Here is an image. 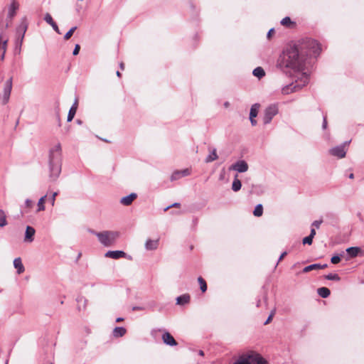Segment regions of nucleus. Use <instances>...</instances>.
<instances>
[{"label": "nucleus", "mask_w": 364, "mask_h": 364, "mask_svg": "<svg viewBox=\"0 0 364 364\" xmlns=\"http://www.w3.org/2000/svg\"><path fill=\"white\" fill-rule=\"evenodd\" d=\"M77 109V100H76L69 110V112L68 114V118H67L68 122H71L73 119V118L75 115Z\"/></svg>", "instance_id": "19"}, {"label": "nucleus", "mask_w": 364, "mask_h": 364, "mask_svg": "<svg viewBox=\"0 0 364 364\" xmlns=\"http://www.w3.org/2000/svg\"><path fill=\"white\" fill-rule=\"evenodd\" d=\"M7 42H8V40L6 39L3 41V43H2V53L1 55H0V60L1 61H3L4 60V58H5V53H6V47H7Z\"/></svg>", "instance_id": "34"}, {"label": "nucleus", "mask_w": 364, "mask_h": 364, "mask_svg": "<svg viewBox=\"0 0 364 364\" xmlns=\"http://www.w3.org/2000/svg\"><path fill=\"white\" fill-rule=\"evenodd\" d=\"M259 105L256 103L252 105L250 112V118H255L257 116Z\"/></svg>", "instance_id": "27"}, {"label": "nucleus", "mask_w": 364, "mask_h": 364, "mask_svg": "<svg viewBox=\"0 0 364 364\" xmlns=\"http://www.w3.org/2000/svg\"><path fill=\"white\" fill-rule=\"evenodd\" d=\"M278 113V107L275 105H271L264 110L263 122L264 124H267L270 123L272 118Z\"/></svg>", "instance_id": "5"}, {"label": "nucleus", "mask_w": 364, "mask_h": 364, "mask_svg": "<svg viewBox=\"0 0 364 364\" xmlns=\"http://www.w3.org/2000/svg\"><path fill=\"white\" fill-rule=\"evenodd\" d=\"M181 174L183 176H189L191 174V170L188 168H185L183 170L180 171Z\"/></svg>", "instance_id": "44"}, {"label": "nucleus", "mask_w": 364, "mask_h": 364, "mask_svg": "<svg viewBox=\"0 0 364 364\" xmlns=\"http://www.w3.org/2000/svg\"><path fill=\"white\" fill-rule=\"evenodd\" d=\"M127 332V330L124 327H115L113 330L114 337L119 338L122 337Z\"/></svg>", "instance_id": "23"}, {"label": "nucleus", "mask_w": 364, "mask_h": 364, "mask_svg": "<svg viewBox=\"0 0 364 364\" xmlns=\"http://www.w3.org/2000/svg\"><path fill=\"white\" fill-rule=\"evenodd\" d=\"M137 198V195L134 193H132L129 195L122 197L120 199V203L123 205L128 206L132 203V202Z\"/></svg>", "instance_id": "14"}, {"label": "nucleus", "mask_w": 364, "mask_h": 364, "mask_svg": "<svg viewBox=\"0 0 364 364\" xmlns=\"http://www.w3.org/2000/svg\"><path fill=\"white\" fill-rule=\"evenodd\" d=\"M348 177H349V178L353 179V178H354V174L350 173V174H349Z\"/></svg>", "instance_id": "62"}, {"label": "nucleus", "mask_w": 364, "mask_h": 364, "mask_svg": "<svg viewBox=\"0 0 364 364\" xmlns=\"http://www.w3.org/2000/svg\"><path fill=\"white\" fill-rule=\"evenodd\" d=\"M77 29L76 26L72 27L64 36L65 40H68L71 38L72 35L75 32V31Z\"/></svg>", "instance_id": "36"}, {"label": "nucleus", "mask_w": 364, "mask_h": 364, "mask_svg": "<svg viewBox=\"0 0 364 364\" xmlns=\"http://www.w3.org/2000/svg\"><path fill=\"white\" fill-rule=\"evenodd\" d=\"M249 352L239 356L238 359L233 364H250Z\"/></svg>", "instance_id": "18"}, {"label": "nucleus", "mask_w": 364, "mask_h": 364, "mask_svg": "<svg viewBox=\"0 0 364 364\" xmlns=\"http://www.w3.org/2000/svg\"><path fill=\"white\" fill-rule=\"evenodd\" d=\"M249 355L250 364H268L267 361L255 351H249Z\"/></svg>", "instance_id": "9"}, {"label": "nucleus", "mask_w": 364, "mask_h": 364, "mask_svg": "<svg viewBox=\"0 0 364 364\" xmlns=\"http://www.w3.org/2000/svg\"><path fill=\"white\" fill-rule=\"evenodd\" d=\"M35 229L31 226H27L25 232L24 241L31 242L34 240Z\"/></svg>", "instance_id": "13"}, {"label": "nucleus", "mask_w": 364, "mask_h": 364, "mask_svg": "<svg viewBox=\"0 0 364 364\" xmlns=\"http://www.w3.org/2000/svg\"><path fill=\"white\" fill-rule=\"evenodd\" d=\"M144 308L143 306H133L132 310L133 311H142Z\"/></svg>", "instance_id": "52"}, {"label": "nucleus", "mask_w": 364, "mask_h": 364, "mask_svg": "<svg viewBox=\"0 0 364 364\" xmlns=\"http://www.w3.org/2000/svg\"><path fill=\"white\" fill-rule=\"evenodd\" d=\"M11 90L4 88V104H6L9 102Z\"/></svg>", "instance_id": "33"}, {"label": "nucleus", "mask_w": 364, "mask_h": 364, "mask_svg": "<svg viewBox=\"0 0 364 364\" xmlns=\"http://www.w3.org/2000/svg\"><path fill=\"white\" fill-rule=\"evenodd\" d=\"M323 223V220H315L311 224V227L312 228H319L321 224Z\"/></svg>", "instance_id": "41"}, {"label": "nucleus", "mask_w": 364, "mask_h": 364, "mask_svg": "<svg viewBox=\"0 0 364 364\" xmlns=\"http://www.w3.org/2000/svg\"><path fill=\"white\" fill-rule=\"evenodd\" d=\"M302 242L304 245L307 244L310 245L313 242V237L309 235L303 239Z\"/></svg>", "instance_id": "40"}, {"label": "nucleus", "mask_w": 364, "mask_h": 364, "mask_svg": "<svg viewBox=\"0 0 364 364\" xmlns=\"http://www.w3.org/2000/svg\"><path fill=\"white\" fill-rule=\"evenodd\" d=\"M123 320H124L123 318L119 317V318H117L116 321L117 322H120V321H122Z\"/></svg>", "instance_id": "60"}, {"label": "nucleus", "mask_w": 364, "mask_h": 364, "mask_svg": "<svg viewBox=\"0 0 364 364\" xmlns=\"http://www.w3.org/2000/svg\"><path fill=\"white\" fill-rule=\"evenodd\" d=\"M46 197L47 196L45 195L38 200L37 212L43 211L45 210L46 208L44 204L46 202Z\"/></svg>", "instance_id": "29"}, {"label": "nucleus", "mask_w": 364, "mask_h": 364, "mask_svg": "<svg viewBox=\"0 0 364 364\" xmlns=\"http://www.w3.org/2000/svg\"><path fill=\"white\" fill-rule=\"evenodd\" d=\"M89 232L95 235H96V233H99L100 232H96L95 230H90Z\"/></svg>", "instance_id": "59"}, {"label": "nucleus", "mask_w": 364, "mask_h": 364, "mask_svg": "<svg viewBox=\"0 0 364 364\" xmlns=\"http://www.w3.org/2000/svg\"><path fill=\"white\" fill-rule=\"evenodd\" d=\"M341 261V257L338 255L333 256L331 259V262L333 264H338Z\"/></svg>", "instance_id": "43"}, {"label": "nucleus", "mask_w": 364, "mask_h": 364, "mask_svg": "<svg viewBox=\"0 0 364 364\" xmlns=\"http://www.w3.org/2000/svg\"><path fill=\"white\" fill-rule=\"evenodd\" d=\"M19 4L16 0H12V2L9 8V12L7 16V23L5 28H7L9 23L11 22L12 18L15 16L16 11L18 9Z\"/></svg>", "instance_id": "7"}, {"label": "nucleus", "mask_w": 364, "mask_h": 364, "mask_svg": "<svg viewBox=\"0 0 364 364\" xmlns=\"http://www.w3.org/2000/svg\"><path fill=\"white\" fill-rule=\"evenodd\" d=\"M44 20L45 21L48 23L49 25H51L52 23H53L55 21H53L52 16H50V14L47 13L45 14V16H44Z\"/></svg>", "instance_id": "39"}, {"label": "nucleus", "mask_w": 364, "mask_h": 364, "mask_svg": "<svg viewBox=\"0 0 364 364\" xmlns=\"http://www.w3.org/2000/svg\"><path fill=\"white\" fill-rule=\"evenodd\" d=\"M327 267H328V265L326 264H310V265L304 267L303 269V272L306 273V272H309L312 270L324 269Z\"/></svg>", "instance_id": "17"}, {"label": "nucleus", "mask_w": 364, "mask_h": 364, "mask_svg": "<svg viewBox=\"0 0 364 364\" xmlns=\"http://www.w3.org/2000/svg\"><path fill=\"white\" fill-rule=\"evenodd\" d=\"M198 354H199L200 356H203V355H204V353H203V350H199Z\"/></svg>", "instance_id": "61"}, {"label": "nucleus", "mask_w": 364, "mask_h": 364, "mask_svg": "<svg viewBox=\"0 0 364 364\" xmlns=\"http://www.w3.org/2000/svg\"><path fill=\"white\" fill-rule=\"evenodd\" d=\"M100 242L105 247L112 246L119 236V232L105 230L96 233Z\"/></svg>", "instance_id": "4"}, {"label": "nucleus", "mask_w": 364, "mask_h": 364, "mask_svg": "<svg viewBox=\"0 0 364 364\" xmlns=\"http://www.w3.org/2000/svg\"><path fill=\"white\" fill-rule=\"evenodd\" d=\"M190 296L189 294H183L180 296H178L177 299H176V304L178 305H184V304H186L188 303H189L190 301Z\"/></svg>", "instance_id": "21"}, {"label": "nucleus", "mask_w": 364, "mask_h": 364, "mask_svg": "<svg viewBox=\"0 0 364 364\" xmlns=\"http://www.w3.org/2000/svg\"><path fill=\"white\" fill-rule=\"evenodd\" d=\"M325 278L328 280L340 281L341 277L337 274H328L325 276Z\"/></svg>", "instance_id": "35"}, {"label": "nucleus", "mask_w": 364, "mask_h": 364, "mask_svg": "<svg viewBox=\"0 0 364 364\" xmlns=\"http://www.w3.org/2000/svg\"><path fill=\"white\" fill-rule=\"evenodd\" d=\"M287 255V252H284L282 253V255H280L279 259H278V262L277 263V264H278V263Z\"/></svg>", "instance_id": "51"}, {"label": "nucleus", "mask_w": 364, "mask_h": 364, "mask_svg": "<svg viewBox=\"0 0 364 364\" xmlns=\"http://www.w3.org/2000/svg\"><path fill=\"white\" fill-rule=\"evenodd\" d=\"M315 235H316V230H315V229L314 228H312L311 229V232H310L309 236H311V237L314 238Z\"/></svg>", "instance_id": "53"}, {"label": "nucleus", "mask_w": 364, "mask_h": 364, "mask_svg": "<svg viewBox=\"0 0 364 364\" xmlns=\"http://www.w3.org/2000/svg\"><path fill=\"white\" fill-rule=\"evenodd\" d=\"M317 291L318 295L322 298H327L331 294L330 290L326 287L318 288Z\"/></svg>", "instance_id": "28"}, {"label": "nucleus", "mask_w": 364, "mask_h": 364, "mask_svg": "<svg viewBox=\"0 0 364 364\" xmlns=\"http://www.w3.org/2000/svg\"><path fill=\"white\" fill-rule=\"evenodd\" d=\"M5 39L3 38L2 34H0V50H2V43Z\"/></svg>", "instance_id": "55"}, {"label": "nucleus", "mask_w": 364, "mask_h": 364, "mask_svg": "<svg viewBox=\"0 0 364 364\" xmlns=\"http://www.w3.org/2000/svg\"><path fill=\"white\" fill-rule=\"evenodd\" d=\"M25 206L27 208H31L33 206V201L30 199H26L25 201Z\"/></svg>", "instance_id": "47"}, {"label": "nucleus", "mask_w": 364, "mask_h": 364, "mask_svg": "<svg viewBox=\"0 0 364 364\" xmlns=\"http://www.w3.org/2000/svg\"><path fill=\"white\" fill-rule=\"evenodd\" d=\"M57 195H58V193L57 192H54V193H53L51 197L49 198L52 205H54V204H55V197H56Z\"/></svg>", "instance_id": "45"}, {"label": "nucleus", "mask_w": 364, "mask_h": 364, "mask_svg": "<svg viewBox=\"0 0 364 364\" xmlns=\"http://www.w3.org/2000/svg\"><path fill=\"white\" fill-rule=\"evenodd\" d=\"M180 205H181L180 203H174L172 205H170L167 206L166 208H165L164 211H167L171 208H178V207H180Z\"/></svg>", "instance_id": "46"}, {"label": "nucleus", "mask_w": 364, "mask_h": 364, "mask_svg": "<svg viewBox=\"0 0 364 364\" xmlns=\"http://www.w3.org/2000/svg\"><path fill=\"white\" fill-rule=\"evenodd\" d=\"M346 252L351 257H355L360 252V248L358 247H350L346 249Z\"/></svg>", "instance_id": "24"}, {"label": "nucleus", "mask_w": 364, "mask_h": 364, "mask_svg": "<svg viewBox=\"0 0 364 364\" xmlns=\"http://www.w3.org/2000/svg\"><path fill=\"white\" fill-rule=\"evenodd\" d=\"M252 74L257 78L261 79L265 75V72L262 67H257L253 70Z\"/></svg>", "instance_id": "26"}, {"label": "nucleus", "mask_w": 364, "mask_h": 364, "mask_svg": "<svg viewBox=\"0 0 364 364\" xmlns=\"http://www.w3.org/2000/svg\"><path fill=\"white\" fill-rule=\"evenodd\" d=\"M162 340L163 342L167 346H175L177 345V342L176 341L175 338L168 332H165L162 335Z\"/></svg>", "instance_id": "10"}, {"label": "nucleus", "mask_w": 364, "mask_h": 364, "mask_svg": "<svg viewBox=\"0 0 364 364\" xmlns=\"http://www.w3.org/2000/svg\"><path fill=\"white\" fill-rule=\"evenodd\" d=\"M292 23L289 17H285L281 21V24L284 26H289Z\"/></svg>", "instance_id": "38"}, {"label": "nucleus", "mask_w": 364, "mask_h": 364, "mask_svg": "<svg viewBox=\"0 0 364 364\" xmlns=\"http://www.w3.org/2000/svg\"><path fill=\"white\" fill-rule=\"evenodd\" d=\"M322 127L323 129H326V127H327V120H326V116L323 117Z\"/></svg>", "instance_id": "50"}, {"label": "nucleus", "mask_w": 364, "mask_h": 364, "mask_svg": "<svg viewBox=\"0 0 364 364\" xmlns=\"http://www.w3.org/2000/svg\"><path fill=\"white\" fill-rule=\"evenodd\" d=\"M181 177L182 176L181 174L180 171H175L171 176V181H176L181 178Z\"/></svg>", "instance_id": "37"}, {"label": "nucleus", "mask_w": 364, "mask_h": 364, "mask_svg": "<svg viewBox=\"0 0 364 364\" xmlns=\"http://www.w3.org/2000/svg\"><path fill=\"white\" fill-rule=\"evenodd\" d=\"M272 320V315H269L264 324V325L268 324Z\"/></svg>", "instance_id": "54"}, {"label": "nucleus", "mask_w": 364, "mask_h": 364, "mask_svg": "<svg viewBox=\"0 0 364 364\" xmlns=\"http://www.w3.org/2000/svg\"><path fill=\"white\" fill-rule=\"evenodd\" d=\"M105 256L106 257L117 259L119 258L125 257L126 253L121 250H114V251L109 250L105 253Z\"/></svg>", "instance_id": "11"}, {"label": "nucleus", "mask_w": 364, "mask_h": 364, "mask_svg": "<svg viewBox=\"0 0 364 364\" xmlns=\"http://www.w3.org/2000/svg\"><path fill=\"white\" fill-rule=\"evenodd\" d=\"M209 154L206 156L205 162L208 164L215 161L218 158L217 150L215 148L208 147Z\"/></svg>", "instance_id": "15"}, {"label": "nucleus", "mask_w": 364, "mask_h": 364, "mask_svg": "<svg viewBox=\"0 0 364 364\" xmlns=\"http://www.w3.org/2000/svg\"><path fill=\"white\" fill-rule=\"evenodd\" d=\"M28 26L26 23H22L19 27L17 28V36L18 38L20 39V47H21L24 38L25 33L26 32Z\"/></svg>", "instance_id": "12"}, {"label": "nucleus", "mask_w": 364, "mask_h": 364, "mask_svg": "<svg viewBox=\"0 0 364 364\" xmlns=\"http://www.w3.org/2000/svg\"><path fill=\"white\" fill-rule=\"evenodd\" d=\"M4 88L12 90V77H10L5 84Z\"/></svg>", "instance_id": "42"}, {"label": "nucleus", "mask_w": 364, "mask_h": 364, "mask_svg": "<svg viewBox=\"0 0 364 364\" xmlns=\"http://www.w3.org/2000/svg\"><path fill=\"white\" fill-rule=\"evenodd\" d=\"M274 32V29L273 28H271L269 32L267 33V37L269 38L272 35V33H273Z\"/></svg>", "instance_id": "57"}, {"label": "nucleus", "mask_w": 364, "mask_h": 364, "mask_svg": "<svg viewBox=\"0 0 364 364\" xmlns=\"http://www.w3.org/2000/svg\"><path fill=\"white\" fill-rule=\"evenodd\" d=\"M7 225L5 213L0 209V227H4Z\"/></svg>", "instance_id": "31"}, {"label": "nucleus", "mask_w": 364, "mask_h": 364, "mask_svg": "<svg viewBox=\"0 0 364 364\" xmlns=\"http://www.w3.org/2000/svg\"><path fill=\"white\" fill-rule=\"evenodd\" d=\"M241 186V181L237 178V175H236L232 184V189L233 191L237 192L240 190Z\"/></svg>", "instance_id": "25"}, {"label": "nucleus", "mask_w": 364, "mask_h": 364, "mask_svg": "<svg viewBox=\"0 0 364 364\" xmlns=\"http://www.w3.org/2000/svg\"><path fill=\"white\" fill-rule=\"evenodd\" d=\"M229 170L236 171L238 173H244L248 170V164L244 160H240L229 167Z\"/></svg>", "instance_id": "8"}, {"label": "nucleus", "mask_w": 364, "mask_h": 364, "mask_svg": "<svg viewBox=\"0 0 364 364\" xmlns=\"http://www.w3.org/2000/svg\"><path fill=\"white\" fill-rule=\"evenodd\" d=\"M61 145L60 143L54 145L49 151V177L51 181H55L61 172Z\"/></svg>", "instance_id": "2"}, {"label": "nucleus", "mask_w": 364, "mask_h": 364, "mask_svg": "<svg viewBox=\"0 0 364 364\" xmlns=\"http://www.w3.org/2000/svg\"><path fill=\"white\" fill-rule=\"evenodd\" d=\"M198 282L200 284V289L203 292H205L207 290V284L205 281L201 277H199L198 278Z\"/></svg>", "instance_id": "32"}, {"label": "nucleus", "mask_w": 364, "mask_h": 364, "mask_svg": "<svg viewBox=\"0 0 364 364\" xmlns=\"http://www.w3.org/2000/svg\"><path fill=\"white\" fill-rule=\"evenodd\" d=\"M80 49V46L78 44L75 45V48L73 50V55H77L79 53Z\"/></svg>", "instance_id": "48"}, {"label": "nucleus", "mask_w": 364, "mask_h": 364, "mask_svg": "<svg viewBox=\"0 0 364 364\" xmlns=\"http://www.w3.org/2000/svg\"><path fill=\"white\" fill-rule=\"evenodd\" d=\"M263 213V207L261 204H258L255 208V210L253 211V214L256 217H259Z\"/></svg>", "instance_id": "30"}, {"label": "nucleus", "mask_w": 364, "mask_h": 364, "mask_svg": "<svg viewBox=\"0 0 364 364\" xmlns=\"http://www.w3.org/2000/svg\"><path fill=\"white\" fill-rule=\"evenodd\" d=\"M77 309L79 311L85 310L87 306V301L83 296H79L77 299Z\"/></svg>", "instance_id": "22"}, {"label": "nucleus", "mask_w": 364, "mask_h": 364, "mask_svg": "<svg viewBox=\"0 0 364 364\" xmlns=\"http://www.w3.org/2000/svg\"><path fill=\"white\" fill-rule=\"evenodd\" d=\"M320 50V46L316 41L311 38L301 39L284 51L281 63L295 71H303L308 58L316 57Z\"/></svg>", "instance_id": "1"}, {"label": "nucleus", "mask_w": 364, "mask_h": 364, "mask_svg": "<svg viewBox=\"0 0 364 364\" xmlns=\"http://www.w3.org/2000/svg\"><path fill=\"white\" fill-rule=\"evenodd\" d=\"M120 68H121V69H122V70H124V63H120Z\"/></svg>", "instance_id": "63"}, {"label": "nucleus", "mask_w": 364, "mask_h": 364, "mask_svg": "<svg viewBox=\"0 0 364 364\" xmlns=\"http://www.w3.org/2000/svg\"><path fill=\"white\" fill-rule=\"evenodd\" d=\"M308 82L309 75L306 73H302L301 77L299 80L282 87V92L284 95H289L291 92H296L305 86Z\"/></svg>", "instance_id": "3"}, {"label": "nucleus", "mask_w": 364, "mask_h": 364, "mask_svg": "<svg viewBox=\"0 0 364 364\" xmlns=\"http://www.w3.org/2000/svg\"><path fill=\"white\" fill-rule=\"evenodd\" d=\"M19 48V51L21 50V47H20V39H17L16 41V48Z\"/></svg>", "instance_id": "58"}, {"label": "nucleus", "mask_w": 364, "mask_h": 364, "mask_svg": "<svg viewBox=\"0 0 364 364\" xmlns=\"http://www.w3.org/2000/svg\"><path fill=\"white\" fill-rule=\"evenodd\" d=\"M251 124L252 126H255L257 124V121L255 119V118H250Z\"/></svg>", "instance_id": "56"}, {"label": "nucleus", "mask_w": 364, "mask_h": 364, "mask_svg": "<svg viewBox=\"0 0 364 364\" xmlns=\"http://www.w3.org/2000/svg\"><path fill=\"white\" fill-rule=\"evenodd\" d=\"M348 141H346L343 144L333 147L329 150V153L334 156L342 159L346 156V146L348 144Z\"/></svg>", "instance_id": "6"}, {"label": "nucleus", "mask_w": 364, "mask_h": 364, "mask_svg": "<svg viewBox=\"0 0 364 364\" xmlns=\"http://www.w3.org/2000/svg\"><path fill=\"white\" fill-rule=\"evenodd\" d=\"M50 26H52V28H53V30H54L55 32H57L58 33H60V30H59V28H58V25L56 24V23H55V22H54L53 23H52Z\"/></svg>", "instance_id": "49"}, {"label": "nucleus", "mask_w": 364, "mask_h": 364, "mask_svg": "<svg viewBox=\"0 0 364 364\" xmlns=\"http://www.w3.org/2000/svg\"><path fill=\"white\" fill-rule=\"evenodd\" d=\"M14 266L16 269V272L18 274H22L25 271L24 266L22 263L20 257L15 258L14 260Z\"/></svg>", "instance_id": "16"}, {"label": "nucleus", "mask_w": 364, "mask_h": 364, "mask_svg": "<svg viewBox=\"0 0 364 364\" xmlns=\"http://www.w3.org/2000/svg\"><path fill=\"white\" fill-rule=\"evenodd\" d=\"M224 106H225V107H228L229 106V102H225L224 103Z\"/></svg>", "instance_id": "64"}, {"label": "nucleus", "mask_w": 364, "mask_h": 364, "mask_svg": "<svg viewBox=\"0 0 364 364\" xmlns=\"http://www.w3.org/2000/svg\"><path fill=\"white\" fill-rule=\"evenodd\" d=\"M159 240H148L145 244V248L147 250H154L158 247Z\"/></svg>", "instance_id": "20"}]
</instances>
